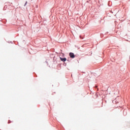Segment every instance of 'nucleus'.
Returning <instances> with one entry per match:
<instances>
[{
	"label": "nucleus",
	"instance_id": "2",
	"mask_svg": "<svg viewBox=\"0 0 130 130\" xmlns=\"http://www.w3.org/2000/svg\"><path fill=\"white\" fill-rule=\"evenodd\" d=\"M60 59L61 61H62L63 62H65V61H66V60H67V58L60 57Z\"/></svg>",
	"mask_w": 130,
	"mask_h": 130
},
{
	"label": "nucleus",
	"instance_id": "3",
	"mask_svg": "<svg viewBox=\"0 0 130 130\" xmlns=\"http://www.w3.org/2000/svg\"><path fill=\"white\" fill-rule=\"evenodd\" d=\"M129 59H130V56H129Z\"/></svg>",
	"mask_w": 130,
	"mask_h": 130
},
{
	"label": "nucleus",
	"instance_id": "1",
	"mask_svg": "<svg viewBox=\"0 0 130 130\" xmlns=\"http://www.w3.org/2000/svg\"><path fill=\"white\" fill-rule=\"evenodd\" d=\"M69 56H70V57L71 58H75V55L74 53H73V52H70Z\"/></svg>",
	"mask_w": 130,
	"mask_h": 130
}]
</instances>
